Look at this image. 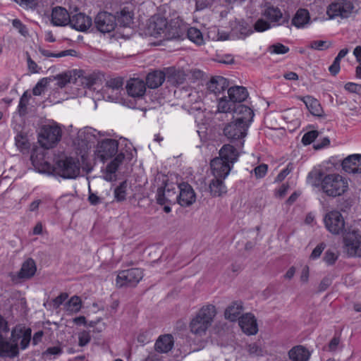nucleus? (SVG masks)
<instances>
[{
	"label": "nucleus",
	"instance_id": "nucleus-17",
	"mask_svg": "<svg viewBox=\"0 0 361 361\" xmlns=\"http://www.w3.org/2000/svg\"><path fill=\"white\" fill-rule=\"evenodd\" d=\"M210 166L214 177L224 179L228 176L233 167L231 164H228L219 157L213 159L211 161Z\"/></svg>",
	"mask_w": 361,
	"mask_h": 361
},
{
	"label": "nucleus",
	"instance_id": "nucleus-45",
	"mask_svg": "<svg viewBox=\"0 0 361 361\" xmlns=\"http://www.w3.org/2000/svg\"><path fill=\"white\" fill-rule=\"evenodd\" d=\"M31 97V95L28 94L27 91H25L21 97L20 98L19 104H18V112L20 115L24 116L27 113V106L28 104L29 100Z\"/></svg>",
	"mask_w": 361,
	"mask_h": 361
},
{
	"label": "nucleus",
	"instance_id": "nucleus-40",
	"mask_svg": "<svg viewBox=\"0 0 361 361\" xmlns=\"http://www.w3.org/2000/svg\"><path fill=\"white\" fill-rule=\"evenodd\" d=\"M188 38L195 44L201 45L204 43L203 35L201 31L195 27H190L187 31Z\"/></svg>",
	"mask_w": 361,
	"mask_h": 361
},
{
	"label": "nucleus",
	"instance_id": "nucleus-54",
	"mask_svg": "<svg viewBox=\"0 0 361 361\" xmlns=\"http://www.w3.org/2000/svg\"><path fill=\"white\" fill-rule=\"evenodd\" d=\"M13 26L18 30L19 33L23 36L25 37L28 35V30L25 25L18 19H14L12 22Z\"/></svg>",
	"mask_w": 361,
	"mask_h": 361
},
{
	"label": "nucleus",
	"instance_id": "nucleus-10",
	"mask_svg": "<svg viewBox=\"0 0 361 361\" xmlns=\"http://www.w3.org/2000/svg\"><path fill=\"white\" fill-rule=\"evenodd\" d=\"M353 8L354 6L350 1L343 0L331 4L327 8L326 13L331 19L338 16L346 18L349 17Z\"/></svg>",
	"mask_w": 361,
	"mask_h": 361
},
{
	"label": "nucleus",
	"instance_id": "nucleus-49",
	"mask_svg": "<svg viewBox=\"0 0 361 361\" xmlns=\"http://www.w3.org/2000/svg\"><path fill=\"white\" fill-rule=\"evenodd\" d=\"M271 27V23L263 18H259L254 25V29L257 32H264Z\"/></svg>",
	"mask_w": 361,
	"mask_h": 361
},
{
	"label": "nucleus",
	"instance_id": "nucleus-52",
	"mask_svg": "<svg viewBox=\"0 0 361 361\" xmlns=\"http://www.w3.org/2000/svg\"><path fill=\"white\" fill-rule=\"evenodd\" d=\"M91 341L90 331H82L78 334V345L80 347L87 345Z\"/></svg>",
	"mask_w": 361,
	"mask_h": 361
},
{
	"label": "nucleus",
	"instance_id": "nucleus-33",
	"mask_svg": "<svg viewBox=\"0 0 361 361\" xmlns=\"http://www.w3.org/2000/svg\"><path fill=\"white\" fill-rule=\"evenodd\" d=\"M229 99L235 103H241L246 99L248 92L243 86H234L228 89Z\"/></svg>",
	"mask_w": 361,
	"mask_h": 361
},
{
	"label": "nucleus",
	"instance_id": "nucleus-57",
	"mask_svg": "<svg viewBox=\"0 0 361 361\" xmlns=\"http://www.w3.org/2000/svg\"><path fill=\"white\" fill-rule=\"evenodd\" d=\"M326 41L323 40L312 41L310 44V47L312 49L324 50L328 49L331 45L326 46Z\"/></svg>",
	"mask_w": 361,
	"mask_h": 361
},
{
	"label": "nucleus",
	"instance_id": "nucleus-32",
	"mask_svg": "<svg viewBox=\"0 0 361 361\" xmlns=\"http://www.w3.org/2000/svg\"><path fill=\"white\" fill-rule=\"evenodd\" d=\"M243 310V302L234 301L226 309L224 312L225 318L231 322H235L238 319H239V316Z\"/></svg>",
	"mask_w": 361,
	"mask_h": 361
},
{
	"label": "nucleus",
	"instance_id": "nucleus-27",
	"mask_svg": "<svg viewBox=\"0 0 361 361\" xmlns=\"http://www.w3.org/2000/svg\"><path fill=\"white\" fill-rule=\"evenodd\" d=\"M238 151L231 145H224L219 150V157L232 166L238 161Z\"/></svg>",
	"mask_w": 361,
	"mask_h": 361
},
{
	"label": "nucleus",
	"instance_id": "nucleus-9",
	"mask_svg": "<svg viewBox=\"0 0 361 361\" xmlns=\"http://www.w3.org/2000/svg\"><path fill=\"white\" fill-rule=\"evenodd\" d=\"M94 23L97 30L102 33H109L114 31L117 25L116 16L106 11L97 13Z\"/></svg>",
	"mask_w": 361,
	"mask_h": 361
},
{
	"label": "nucleus",
	"instance_id": "nucleus-51",
	"mask_svg": "<svg viewBox=\"0 0 361 361\" xmlns=\"http://www.w3.org/2000/svg\"><path fill=\"white\" fill-rule=\"evenodd\" d=\"M318 135H319V133L317 130L309 131V132L305 133V135L302 136V142L305 145H310L317 137Z\"/></svg>",
	"mask_w": 361,
	"mask_h": 361
},
{
	"label": "nucleus",
	"instance_id": "nucleus-59",
	"mask_svg": "<svg viewBox=\"0 0 361 361\" xmlns=\"http://www.w3.org/2000/svg\"><path fill=\"white\" fill-rule=\"evenodd\" d=\"M345 90L352 92L361 94V85L354 82H347L345 85Z\"/></svg>",
	"mask_w": 361,
	"mask_h": 361
},
{
	"label": "nucleus",
	"instance_id": "nucleus-28",
	"mask_svg": "<svg viewBox=\"0 0 361 361\" xmlns=\"http://www.w3.org/2000/svg\"><path fill=\"white\" fill-rule=\"evenodd\" d=\"M224 178L214 177L209 183V192L213 197H221L227 192Z\"/></svg>",
	"mask_w": 361,
	"mask_h": 361
},
{
	"label": "nucleus",
	"instance_id": "nucleus-41",
	"mask_svg": "<svg viewBox=\"0 0 361 361\" xmlns=\"http://www.w3.org/2000/svg\"><path fill=\"white\" fill-rule=\"evenodd\" d=\"M217 107L219 112L228 113L231 111H233L236 106L230 99H227L225 97H224L219 99Z\"/></svg>",
	"mask_w": 361,
	"mask_h": 361
},
{
	"label": "nucleus",
	"instance_id": "nucleus-3",
	"mask_svg": "<svg viewBox=\"0 0 361 361\" xmlns=\"http://www.w3.org/2000/svg\"><path fill=\"white\" fill-rule=\"evenodd\" d=\"M216 314L214 305L208 304L202 306L191 319L189 324L190 331L197 337L205 336Z\"/></svg>",
	"mask_w": 361,
	"mask_h": 361
},
{
	"label": "nucleus",
	"instance_id": "nucleus-16",
	"mask_svg": "<svg viewBox=\"0 0 361 361\" xmlns=\"http://www.w3.org/2000/svg\"><path fill=\"white\" fill-rule=\"evenodd\" d=\"M262 16L268 19L274 25H281L288 24L289 22L288 17H283L281 11L278 8L271 5L266 6L262 12Z\"/></svg>",
	"mask_w": 361,
	"mask_h": 361
},
{
	"label": "nucleus",
	"instance_id": "nucleus-62",
	"mask_svg": "<svg viewBox=\"0 0 361 361\" xmlns=\"http://www.w3.org/2000/svg\"><path fill=\"white\" fill-rule=\"evenodd\" d=\"M292 169L293 166H291V164H288V166L278 174L275 180L276 182L283 181L285 179V178L290 173Z\"/></svg>",
	"mask_w": 361,
	"mask_h": 361
},
{
	"label": "nucleus",
	"instance_id": "nucleus-20",
	"mask_svg": "<svg viewBox=\"0 0 361 361\" xmlns=\"http://www.w3.org/2000/svg\"><path fill=\"white\" fill-rule=\"evenodd\" d=\"M239 326L247 335H255L258 331L257 320L251 313H246L239 318Z\"/></svg>",
	"mask_w": 361,
	"mask_h": 361
},
{
	"label": "nucleus",
	"instance_id": "nucleus-24",
	"mask_svg": "<svg viewBox=\"0 0 361 361\" xmlns=\"http://www.w3.org/2000/svg\"><path fill=\"white\" fill-rule=\"evenodd\" d=\"M288 355L292 361H309L311 352L305 346L298 345L293 347L288 351Z\"/></svg>",
	"mask_w": 361,
	"mask_h": 361
},
{
	"label": "nucleus",
	"instance_id": "nucleus-18",
	"mask_svg": "<svg viewBox=\"0 0 361 361\" xmlns=\"http://www.w3.org/2000/svg\"><path fill=\"white\" fill-rule=\"evenodd\" d=\"M254 116L253 111L244 104L237 105L233 113V119L242 123V124H247L250 127Z\"/></svg>",
	"mask_w": 361,
	"mask_h": 361
},
{
	"label": "nucleus",
	"instance_id": "nucleus-58",
	"mask_svg": "<svg viewBox=\"0 0 361 361\" xmlns=\"http://www.w3.org/2000/svg\"><path fill=\"white\" fill-rule=\"evenodd\" d=\"M325 247H326V245L323 243L317 245L316 246V247L312 250V252L310 256V258L313 260L319 258L320 257L321 254L322 253V252L324 251Z\"/></svg>",
	"mask_w": 361,
	"mask_h": 361
},
{
	"label": "nucleus",
	"instance_id": "nucleus-29",
	"mask_svg": "<svg viewBox=\"0 0 361 361\" xmlns=\"http://www.w3.org/2000/svg\"><path fill=\"white\" fill-rule=\"evenodd\" d=\"M165 73L167 82L173 86L181 85L185 80V74L184 72L176 70L173 67L166 68Z\"/></svg>",
	"mask_w": 361,
	"mask_h": 361
},
{
	"label": "nucleus",
	"instance_id": "nucleus-55",
	"mask_svg": "<svg viewBox=\"0 0 361 361\" xmlns=\"http://www.w3.org/2000/svg\"><path fill=\"white\" fill-rule=\"evenodd\" d=\"M341 343L340 335H335L330 341L328 345V350L330 352H336Z\"/></svg>",
	"mask_w": 361,
	"mask_h": 361
},
{
	"label": "nucleus",
	"instance_id": "nucleus-48",
	"mask_svg": "<svg viewBox=\"0 0 361 361\" xmlns=\"http://www.w3.org/2000/svg\"><path fill=\"white\" fill-rule=\"evenodd\" d=\"M269 51L274 54H284L289 51V48L283 44L276 43L269 47Z\"/></svg>",
	"mask_w": 361,
	"mask_h": 361
},
{
	"label": "nucleus",
	"instance_id": "nucleus-4",
	"mask_svg": "<svg viewBox=\"0 0 361 361\" xmlns=\"http://www.w3.org/2000/svg\"><path fill=\"white\" fill-rule=\"evenodd\" d=\"M349 188L348 180L338 173L326 175L321 180V189L330 197L343 195Z\"/></svg>",
	"mask_w": 361,
	"mask_h": 361
},
{
	"label": "nucleus",
	"instance_id": "nucleus-39",
	"mask_svg": "<svg viewBox=\"0 0 361 361\" xmlns=\"http://www.w3.org/2000/svg\"><path fill=\"white\" fill-rule=\"evenodd\" d=\"M123 80L121 78H114L108 80L106 82V91L118 92L123 90Z\"/></svg>",
	"mask_w": 361,
	"mask_h": 361
},
{
	"label": "nucleus",
	"instance_id": "nucleus-37",
	"mask_svg": "<svg viewBox=\"0 0 361 361\" xmlns=\"http://www.w3.org/2000/svg\"><path fill=\"white\" fill-rule=\"evenodd\" d=\"M349 50L347 48L341 49L338 55L334 59L333 63L329 66V71L331 75H336L338 73L341 69L340 63L341 60L344 58L348 53Z\"/></svg>",
	"mask_w": 361,
	"mask_h": 361
},
{
	"label": "nucleus",
	"instance_id": "nucleus-46",
	"mask_svg": "<svg viewBox=\"0 0 361 361\" xmlns=\"http://www.w3.org/2000/svg\"><path fill=\"white\" fill-rule=\"evenodd\" d=\"M126 190H127V183L126 181H123L120 183L118 186H117L114 190V197L118 201H123L126 199Z\"/></svg>",
	"mask_w": 361,
	"mask_h": 361
},
{
	"label": "nucleus",
	"instance_id": "nucleus-53",
	"mask_svg": "<svg viewBox=\"0 0 361 361\" xmlns=\"http://www.w3.org/2000/svg\"><path fill=\"white\" fill-rule=\"evenodd\" d=\"M338 257L336 252L328 250L324 254V261L328 265H333L336 262Z\"/></svg>",
	"mask_w": 361,
	"mask_h": 361
},
{
	"label": "nucleus",
	"instance_id": "nucleus-36",
	"mask_svg": "<svg viewBox=\"0 0 361 361\" xmlns=\"http://www.w3.org/2000/svg\"><path fill=\"white\" fill-rule=\"evenodd\" d=\"M303 102L310 112L315 116H322L323 114L322 107L319 102L311 96L304 97Z\"/></svg>",
	"mask_w": 361,
	"mask_h": 361
},
{
	"label": "nucleus",
	"instance_id": "nucleus-31",
	"mask_svg": "<svg viewBox=\"0 0 361 361\" xmlns=\"http://www.w3.org/2000/svg\"><path fill=\"white\" fill-rule=\"evenodd\" d=\"M125 155L121 152L116 154L115 158L106 166L105 178L107 180H112L115 178V173L120 164L123 161Z\"/></svg>",
	"mask_w": 361,
	"mask_h": 361
},
{
	"label": "nucleus",
	"instance_id": "nucleus-43",
	"mask_svg": "<svg viewBox=\"0 0 361 361\" xmlns=\"http://www.w3.org/2000/svg\"><path fill=\"white\" fill-rule=\"evenodd\" d=\"M66 311L70 312H78L81 308V300L78 296H73L65 305Z\"/></svg>",
	"mask_w": 361,
	"mask_h": 361
},
{
	"label": "nucleus",
	"instance_id": "nucleus-14",
	"mask_svg": "<svg viewBox=\"0 0 361 361\" xmlns=\"http://www.w3.org/2000/svg\"><path fill=\"white\" fill-rule=\"evenodd\" d=\"M148 30L150 35L154 37H161L162 35L164 37L167 39L176 37L174 35L171 36L168 33V22L164 17H154L149 25Z\"/></svg>",
	"mask_w": 361,
	"mask_h": 361
},
{
	"label": "nucleus",
	"instance_id": "nucleus-44",
	"mask_svg": "<svg viewBox=\"0 0 361 361\" xmlns=\"http://www.w3.org/2000/svg\"><path fill=\"white\" fill-rule=\"evenodd\" d=\"M51 81V78H43L39 80L32 90L33 94L35 96L41 95Z\"/></svg>",
	"mask_w": 361,
	"mask_h": 361
},
{
	"label": "nucleus",
	"instance_id": "nucleus-26",
	"mask_svg": "<svg viewBox=\"0 0 361 361\" xmlns=\"http://www.w3.org/2000/svg\"><path fill=\"white\" fill-rule=\"evenodd\" d=\"M173 338L171 334L161 335L156 341L154 349L158 353H166L173 348Z\"/></svg>",
	"mask_w": 361,
	"mask_h": 361
},
{
	"label": "nucleus",
	"instance_id": "nucleus-19",
	"mask_svg": "<svg viewBox=\"0 0 361 361\" xmlns=\"http://www.w3.org/2000/svg\"><path fill=\"white\" fill-rule=\"evenodd\" d=\"M146 83L139 78L130 79L126 85V91L129 96L134 98L142 97L146 92Z\"/></svg>",
	"mask_w": 361,
	"mask_h": 361
},
{
	"label": "nucleus",
	"instance_id": "nucleus-21",
	"mask_svg": "<svg viewBox=\"0 0 361 361\" xmlns=\"http://www.w3.org/2000/svg\"><path fill=\"white\" fill-rule=\"evenodd\" d=\"M68 24L75 30L84 32L91 27L92 21L88 16L79 13L71 17Z\"/></svg>",
	"mask_w": 361,
	"mask_h": 361
},
{
	"label": "nucleus",
	"instance_id": "nucleus-1",
	"mask_svg": "<svg viewBox=\"0 0 361 361\" xmlns=\"http://www.w3.org/2000/svg\"><path fill=\"white\" fill-rule=\"evenodd\" d=\"M32 330L19 324L12 329L10 341L0 335V357L14 358L19 351L26 350L31 342Z\"/></svg>",
	"mask_w": 361,
	"mask_h": 361
},
{
	"label": "nucleus",
	"instance_id": "nucleus-2",
	"mask_svg": "<svg viewBox=\"0 0 361 361\" xmlns=\"http://www.w3.org/2000/svg\"><path fill=\"white\" fill-rule=\"evenodd\" d=\"M42 171L65 179H74L80 175V163L77 157L62 156L56 161L53 166L45 163Z\"/></svg>",
	"mask_w": 361,
	"mask_h": 361
},
{
	"label": "nucleus",
	"instance_id": "nucleus-11",
	"mask_svg": "<svg viewBox=\"0 0 361 361\" xmlns=\"http://www.w3.org/2000/svg\"><path fill=\"white\" fill-rule=\"evenodd\" d=\"M326 229L333 234H339L344 229L345 221L342 214L338 211L328 212L324 219Z\"/></svg>",
	"mask_w": 361,
	"mask_h": 361
},
{
	"label": "nucleus",
	"instance_id": "nucleus-6",
	"mask_svg": "<svg viewBox=\"0 0 361 361\" xmlns=\"http://www.w3.org/2000/svg\"><path fill=\"white\" fill-rule=\"evenodd\" d=\"M247 124H242L235 120L226 123L223 129L225 137L231 142L240 141V146L244 145V138L247 134Z\"/></svg>",
	"mask_w": 361,
	"mask_h": 361
},
{
	"label": "nucleus",
	"instance_id": "nucleus-38",
	"mask_svg": "<svg viewBox=\"0 0 361 361\" xmlns=\"http://www.w3.org/2000/svg\"><path fill=\"white\" fill-rule=\"evenodd\" d=\"M116 23L122 27H130L133 23V14L126 9H123L116 17Z\"/></svg>",
	"mask_w": 361,
	"mask_h": 361
},
{
	"label": "nucleus",
	"instance_id": "nucleus-22",
	"mask_svg": "<svg viewBox=\"0 0 361 361\" xmlns=\"http://www.w3.org/2000/svg\"><path fill=\"white\" fill-rule=\"evenodd\" d=\"M343 169L348 173H361V154H352L344 159Z\"/></svg>",
	"mask_w": 361,
	"mask_h": 361
},
{
	"label": "nucleus",
	"instance_id": "nucleus-5",
	"mask_svg": "<svg viewBox=\"0 0 361 361\" xmlns=\"http://www.w3.org/2000/svg\"><path fill=\"white\" fill-rule=\"evenodd\" d=\"M62 130L56 123L44 125L39 133L38 141L45 149L55 147L61 140Z\"/></svg>",
	"mask_w": 361,
	"mask_h": 361
},
{
	"label": "nucleus",
	"instance_id": "nucleus-30",
	"mask_svg": "<svg viewBox=\"0 0 361 361\" xmlns=\"http://www.w3.org/2000/svg\"><path fill=\"white\" fill-rule=\"evenodd\" d=\"M166 80V73L161 71H154L147 74L146 85L149 88L156 89L161 86Z\"/></svg>",
	"mask_w": 361,
	"mask_h": 361
},
{
	"label": "nucleus",
	"instance_id": "nucleus-23",
	"mask_svg": "<svg viewBox=\"0 0 361 361\" xmlns=\"http://www.w3.org/2000/svg\"><path fill=\"white\" fill-rule=\"evenodd\" d=\"M71 16L68 11L62 7L53 8L51 20L55 26H65L68 24Z\"/></svg>",
	"mask_w": 361,
	"mask_h": 361
},
{
	"label": "nucleus",
	"instance_id": "nucleus-34",
	"mask_svg": "<svg viewBox=\"0 0 361 361\" xmlns=\"http://www.w3.org/2000/svg\"><path fill=\"white\" fill-rule=\"evenodd\" d=\"M37 267L35 261L29 258L23 262L18 273V276L20 279H30L35 275Z\"/></svg>",
	"mask_w": 361,
	"mask_h": 361
},
{
	"label": "nucleus",
	"instance_id": "nucleus-63",
	"mask_svg": "<svg viewBox=\"0 0 361 361\" xmlns=\"http://www.w3.org/2000/svg\"><path fill=\"white\" fill-rule=\"evenodd\" d=\"M27 68L32 73H39V67L37 64L31 59L30 56L27 53Z\"/></svg>",
	"mask_w": 361,
	"mask_h": 361
},
{
	"label": "nucleus",
	"instance_id": "nucleus-25",
	"mask_svg": "<svg viewBox=\"0 0 361 361\" xmlns=\"http://www.w3.org/2000/svg\"><path fill=\"white\" fill-rule=\"evenodd\" d=\"M228 80L222 76L213 77L207 84L209 92L218 94L224 92L228 87Z\"/></svg>",
	"mask_w": 361,
	"mask_h": 361
},
{
	"label": "nucleus",
	"instance_id": "nucleus-35",
	"mask_svg": "<svg viewBox=\"0 0 361 361\" xmlns=\"http://www.w3.org/2000/svg\"><path fill=\"white\" fill-rule=\"evenodd\" d=\"M310 13L307 9L300 8L292 19V25L297 28H302L310 22Z\"/></svg>",
	"mask_w": 361,
	"mask_h": 361
},
{
	"label": "nucleus",
	"instance_id": "nucleus-56",
	"mask_svg": "<svg viewBox=\"0 0 361 361\" xmlns=\"http://www.w3.org/2000/svg\"><path fill=\"white\" fill-rule=\"evenodd\" d=\"M202 101L201 97L199 95L198 92L192 91L188 95L187 102L189 104H197Z\"/></svg>",
	"mask_w": 361,
	"mask_h": 361
},
{
	"label": "nucleus",
	"instance_id": "nucleus-13",
	"mask_svg": "<svg viewBox=\"0 0 361 361\" xmlns=\"http://www.w3.org/2000/svg\"><path fill=\"white\" fill-rule=\"evenodd\" d=\"M177 185L166 183L164 188H159L157 194V201L159 204L178 202Z\"/></svg>",
	"mask_w": 361,
	"mask_h": 361
},
{
	"label": "nucleus",
	"instance_id": "nucleus-42",
	"mask_svg": "<svg viewBox=\"0 0 361 361\" xmlns=\"http://www.w3.org/2000/svg\"><path fill=\"white\" fill-rule=\"evenodd\" d=\"M39 51L41 53L42 55H43L45 57H56V58L64 57V56H75L76 53H77L76 51H75L74 49H67V50L60 51L57 54H54V53L51 52L49 50H47V49H44L42 48H39Z\"/></svg>",
	"mask_w": 361,
	"mask_h": 361
},
{
	"label": "nucleus",
	"instance_id": "nucleus-64",
	"mask_svg": "<svg viewBox=\"0 0 361 361\" xmlns=\"http://www.w3.org/2000/svg\"><path fill=\"white\" fill-rule=\"evenodd\" d=\"M68 295L66 293H61L59 296L53 300L54 306L58 308L68 298Z\"/></svg>",
	"mask_w": 361,
	"mask_h": 361
},
{
	"label": "nucleus",
	"instance_id": "nucleus-7",
	"mask_svg": "<svg viewBox=\"0 0 361 361\" xmlns=\"http://www.w3.org/2000/svg\"><path fill=\"white\" fill-rule=\"evenodd\" d=\"M143 271L139 268H132L118 272L116 283L118 287L135 286L142 279Z\"/></svg>",
	"mask_w": 361,
	"mask_h": 361
},
{
	"label": "nucleus",
	"instance_id": "nucleus-12",
	"mask_svg": "<svg viewBox=\"0 0 361 361\" xmlns=\"http://www.w3.org/2000/svg\"><path fill=\"white\" fill-rule=\"evenodd\" d=\"M118 142L114 139H104L99 142L97 154L102 161L111 158L118 152Z\"/></svg>",
	"mask_w": 361,
	"mask_h": 361
},
{
	"label": "nucleus",
	"instance_id": "nucleus-8",
	"mask_svg": "<svg viewBox=\"0 0 361 361\" xmlns=\"http://www.w3.org/2000/svg\"><path fill=\"white\" fill-rule=\"evenodd\" d=\"M344 251L350 257L361 255V235L353 231L345 233L343 236Z\"/></svg>",
	"mask_w": 361,
	"mask_h": 361
},
{
	"label": "nucleus",
	"instance_id": "nucleus-61",
	"mask_svg": "<svg viewBox=\"0 0 361 361\" xmlns=\"http://www.w3.org/2000/svg\"><path fill=\"white\" fill-rule=\"evenodd\" d=\"M16 143L18 147L21 149H27L29 147V143L25 137L21 135H18L16 137Z\"/></svg>",
	"mask_w": 361,
	"mask_h": 361
},
{
	"label": "nucleus",
	"instance_id": "nucleus-15",
	"mask_svg": "<svg viewBox=\"0 0 361 361\" xmlns=\"http://www.w3.org/2000/svg\"><path fill=\"white\" fill-rule=\"evenodd\" d=\"M178 203L182 207H188L192 204L196 200L195 193L188 183H181L177 185Z\"/></svg>",
	"mask_w": 361,
	"mask_h": 361
},
{
	"label": "nucleus",
	"instance_id": "nucleus-60",
	"mask_svg": "<svg viewBox=\"0 0 361 361\" xmlns=\"http://www.w3.org/2000/svg\"><path fill=\"white\" fill-rule=\"evenodd\" d=\"M267 165L264 164H260L255 167L254 169L255 176L257 178H263L267 174Z\"/></svg>",
	"mask_w": 361,
	"mask_h": 361
},
{
	"label": "nucleus",
	"instance_id": "nucleus-47",
	"mask_svg": "<svg viewBox=\"0 0 361 361\" xmlns=\"http://www.w3.org/2000/svg\"><path fill=\"white\" fill-rule=\"evenodd\" d=\"M247 351L252 357H262L264 355V350L257 343H252L247 345Z\"/></svg>",
	"mask_w": 361,
	"mask_h": 361
},
{
	"label": "nucleus",
	"instance_id": "nucleus-50",
	"mask_svg": "<svg viewBox=\"0 0 361 361\" xmlns=\"http://www.w3.org/2000/svg\"><path fill=\"white\" fill-rule=\"evenodd\" d=\"M63 353V349L60 345L49 347L44 353L43 355L51 358L58 355H60Z\"/></svg>",
	"mask_w": 361,
	"mask_h": 361
}]
</instances>
